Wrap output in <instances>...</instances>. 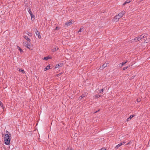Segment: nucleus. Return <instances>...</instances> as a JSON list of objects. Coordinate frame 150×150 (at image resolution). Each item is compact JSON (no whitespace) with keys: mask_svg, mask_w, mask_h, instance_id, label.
<instances>
[{"mask_svg":"<svg viewBox=\"0 0 150 150\" xmlns=\"http://www.w3.org/2000/svg\"><path fill=\"white\" fill-rule=\"evenodd\" d=\"M74 21L71 20V21L67 22L65 24L67 26H68L74 23Z\"/></svg>","mask_w":150,"mask_h":150,"instance_id":"3","label":"nucleus"},{"mask_svg":"<svg viewBox=\"0 0 150 150\" xmlns=\"http://www.w3.org/2000/svg\"><path fill=\"white\" fill-rule=\"evenodd\" d=\"M36 34L38 36V38L40 39L41 38V37L40 35V32L38 31L37 29H36L35 30Z\"/></svg>","mask_w":150,"mask_h":150,"instance_id":"6","label":"nucleus"},{"mask_svg":"<svg viewBox=\"0 0 150 150\" xmlns=\"http://www.w3.org/2000/svg\"><path fill=\"white\" fill-rule=\"evenodd\" d=\"M100 97V95H96L95 96V98H99Z\"/></svg>","mask_w":150,"mask_h":150,"instance_id":"24","label":"nucleus"},{"mask_svg":"<svg viewBox=\"0 0 150 150\" xmlns=\"http://www.w3.org/2000/svg\"><path fill=\"white\" fill-rule=\"evenodd\" d=\"M59 29V27H57L55 28V30H58V29Z\"/></svg>","mask_w":150,"mask_h":150,"instance_id":"34","label":"nucleus"},{"mask_svg":"<svg viewBox=\"0 0 150 150\" xmlns=\"http://www.w3.org/2000/svg\"><path fill=\"white\" fill-rule=\"evenodd\" d=\"M128 67H125L123 68V70H125L127 69Z\"/></svg>","mask_w":150,"mask_h":150,"instance_id":"30","label":"nucleus"},{"mask_svg":"<svg viewBox=\"0 0 150 150\" xmlns=\"http://www.w3.org/2000/svg\"><path fill=\"white\" fill-rule=\"evenodd\" d=\"M0 105L2 107V108L4 109L5 108L3 105V104L2 103L0 102Z\"/></svg>","mask_w":150,"mask_h":150,"instance_id":"21","label":"nucleus"},{"mask_svg":"<svg viewBox=\"0 0 150 150\" xmlns=\"http://www.w3.org/2000/svg\"><path fill=\"white\" fill-rule=\"evenodd\" d=\"M131 141H129V142L127 144H126V145H128V144H130L131 143Z\"/></svg>","mask_w":150,"mask_h":150,"instance_id":"31","label":"nucleus"},{"mask_svg":"<svg viewBox=\"0 0 150 150\" xmlns=\"http://www.w3.org/2000/svg\"><path fill=\"white\" fill-rule=\"evenodd\" d=\"M99 111V110H98V111H96L94 112V113H96L97 112H98V111Z\"/></svg>","mask_w":150,"mask_h":150,"instance_id":"39","label":"nucleus"},{"mask_svg":"<svg viewBox=\"0 0 150 150\" xmlns=\"http://www.w3.org/2000/svg\"><path fill=\"white\" fill-rule=\"evenodd\" d=\"M17 47L18 48V49L21 52H23V50L20 48V47H19L18 46H17Z\"/></svg>","mask_w":150,"mask_h":150,"instance_id":"22","label":"nucleus"},{"mask_svg":"<svg viewBox=\"0 0 150 150\" xmlns=\"http://www.w3.org/2000/svg\"><path fill=\"white\" fill-rule=\"evenodd\" d=\"M66 150H73V149H72L71 148H68L67 149H66Z\"/></svg>","mask_w":150,"mask_h":150,"instance_id":"33","label":"nucleus"},{"mask_svg":"<svg viewBox=\"0 0 150 150\" xmlns=\"http://www.w3.org/2000/svg\"><path fill=\"white\" fill-rule=\"evenodd\" d=\"M50 69V64L48 65L44 69V71H45Z\"/></svg>","mask_w":150,"mask_h":150,"instance_id":"13","label":"nucleus"},{"mask_svg":"<svg viewBox=\"0 0 150 150\" xmlns=\"http://www.w3.org/2000/svg\"><path fill=\"white\" fill-rule=\"evenodd\" d=\"M87 93H86L82 94L81 96L79 97V100H81L82 99V98H83V97L86 96L87 95Z\"/></svg>","mask_w":150,"mask_h":150,"instance_id":"8","label":"nucleus"},{"mask_svg":"<svg viewBox=\"0 0 150 150\" xmlns=\"http://www.w3.org/2000/svg\"><path fill=\"white\" fill-rule=\"evenodd\" d=\"M141 40V38H140L139 36L138 37H137L135 38L134 40L132 39V40H134V41H137V40L139 41Z\"/></svg>","mask_w":150,"mask_h":150,"instance_id":"10","label":"nucleus"},{"mask_svg":"<svg viewBox=\"0 0 150 150\" xmlns=\"http://www.w3.org/2000/svg\"><path fill=\"white\" fill-rule=\"evenodd\" d=\"M140 100H141L140 99H137V101L138 102L140 101Z\"/></svg>","mask_w":150,"mask_h":150,"instance_id":"35","label":"nucleus"},{"mask_svg":"<svg viewBox=\"0 0 150 150\" xmlns=\"http://www.w3.org/2000/svg\"><path fill=\"white\" fill-rule=\"evenodd\" d=\"M125 11H122L121 12H120L118 15L119 16L120 18H121L122 16H123V15L125 14Z\"/></svg>","mask_w":150,"mask_h":150,"instance_id":"7","label":"nucleus"},{"mask_svg":"<svg viewBox=\"0 0 150 150\" xmlns=\"http://www.w3.org/2000/svg\"><path fill=\"white\" fill-rule=\"evenodd\" d=\"M127 62V61H126V62H122V63H121V67L123 66V65L125 64H126Z\"/></svg>","mask_w":150,"mask_h":150,"instance_id":"26","label":"nucleus"},{"mask_svg":"<svg viewBox=\"0 0 150 150\" xmlns=\"http://www.w3.org/2000/svg\"><path fill=\"white\" fill-rule=\"evenodd\" d=\"M120 18V17L118 15H117L115 16L114 18V20L115 21L117 22Z\"/></svg>","mask_w":150,"mask_h":150,"instance_id":"5","label":"nucleus"},{"mask_svg":"<svg viewBox=\"0 0 150 150\" xmlns=\"http://www.w3.org/2000/svg\"><path fill=\"white\" fill-rule=\"evenodd\" d=\"M58 49V48L55 47L52 49V51L53 52H54L55 51H56V50H57Z\"/></svg>","mask_w":150,"mask_h":150,"instance_id":"20","label":"nucleus"},{"mask_svg":"<svg viewBox=\"0 0 150 150\" xmlns=\"http://www.w3.org/2000/svg\"><path fill=\"white\" fill-rule=\"evenodd\" d=\"M84 30H85V28H83V27L82 28H81L79 29V31L78 32V33H79V32H81V31H83Z\"/></svg>","mask_w":150,"mask_h":150,"instance_id":"16","label":"nucleus"},{"mask_svg":"<svg viewBox=\"0 0 150 150\" xmlns=\"http://www.w3.org/2000/svg\"><path fill=\"white\" fill-rule=\"evenodd\" d=\"M103 89H101L99 91V93H102L103 92Z\"/></svg>","mask_w":150,"mask_h":150,"instance_id":"28","label":"nucleus"},{"mask_svg":"<svg viewBox=\"0 0 150 150\" xmlns=\"http://www.w3.org/2000/svg\"><path fill=\"white\" fill-rule=\"evenodd\" d=\"M98 150H106V149H105L104 148H103Z\"/></svg>","mask_w":150,"mask_h":150,"instance_id":"32","label":"nucleus"},{"mask_svg":"<svg viewBox=\"0 0 150 150\" xmlns=\"http://www.w3.org/2000/svg\"><path fill=\"white\" fill-rule=\"evenodd\" d=\"M62 64H57L56 65L55 68H58L59 67H61L62 66Z\"/></svg>","mask_w":150,"mask_h":150,"instance_id":"15","label":"nucleus"},{"mask_svg":"<svg viewBox=\"0 0 150 150\" xmlns=\"http://www.w3.org/2000/svg\"><path fill=\"white\" fill-rule=\"evenodd\" d=\"M27 43H25L24 44V45L25 46V45H28V42H26Z\"/></svg>","mask_w":150,"mask_h":150,"instance_id":"29","label":"nucleus"},{"mask_svg":"<svg viewBox=\"0 0 150 150\" xmlns=\"http://www.w3.org/2000/svg\"><path fill=\"white\" fill-rule=\"evenodd\" d=\"M49 59H50V58L49 57H44L43 58V59L45 60H48Z\"/></svg>","mask_w":150,"mask_h":150,"instance_id":"19","label":"nucleus"},{"mask_svg":"<svg viewBox=\"0 0 150 150\" xmlns=\"http://www.w3.org/2000/svg\"><path fill=\"white\" fill-rule=\"evenodd\" d=\"M25 47H26L28 49H31V50L32 49V48H33L31 46H30V45H26Z\"/></svg>","mask_w":150,"mask_h":150,"instance_id":"14","label":"nucleus"},{"mask_svg":"<svg viewBox=\"0 0 150 150\" xmlns=\"http://www.w3.org/2000/svg\"><path fill=\"white\" fill-rule=\"evenodd\" d=\"M134 116V115H131L130 117H128L127 119V121L128 122V121L130 120Z\"/></svg>","mask_w":150,"mask_h":150,"instance_id":"11","label":"nucleus"},{"mask_svg":"<svg viewBox=\"0 0 150 150\" xmlns=\"http://www.w3.org/2000/svg\"><path fill=\"white\" fill-rule=\"evenodd\" d=\"M125 142H123L122 143H121L122 144V145L123 144H125Z\"/></svg>","mask_w":150,"mask_h":150,"instance_id":"37","label":"nucleus"},{"mask_svg":"<svg viewBox=\"0 0 150 150\" xmlns=\"http://www.w3.org/2000/svg\"><path fill=\"white\" fill-rule=\"evenodd\" d=\"M122 145V143H120L118 144L117 146L115 147V148L116 149H117L120 146Z\"/></svg>","mask_w":150,"mask_h":150,"instance_id":"17","label":"nucleus"},{"mask_svg":"<svg viewBox=\"0 0 150 150\" xmlns=\"http://www.w3.org/2000/svg\"><path fill=\"white\" fill-rule=\"evenodd\" d=\"M25 38L26 40L27 41H28L29 42H30V39L27 36H25Z\"/></svg>","mask_w":150,"mask_h":150,"instance_id":"18","label":"nucleus"},{"mask_svg":"<svg viewBox=\"0 0 150 150\" xmlns=\"http://www.w3.org/2000/svg\"><path fill=\"white\" fill-rule=\"evenodd\" d=\"M108 64L105 63L102 66L100 67V68L101 69H103L105 67H107Z\"/></svg>","mask_w":150,"mask_h":150,"instance_id":"9","label":"nucleus"},{"mask_svg":"<svg viewBox=\"0 0 150 150\" xmlns=\"http://www.w3.org/2000/svg\"><path fill=\"white\" fill-rule=\"evenodd\" d=\"M132 0H127L126 1H125V3L123 4V6H125L126 4H127V3H130L131 1Z\"/></svg>","mask_w":150,"mask_h":150,"instance_id":"12","label":"nucleus"},{"mask_svg":"<svg viewBox=\"0 0 150 150\" xmlns=\"http://www.w3.org/2000/svg\"><path fill=\"white\" fill-rule=\"evenodd\" d=\"M28 11L30 15H32V14H33L32 12L31 11L30 8L29 10H28Z\"/></svg>","mask_w":150,"mask_h":150,"instance_id":"23","label":"nucleus"},{"mask_svg":"<svg viewBox=\"0 0 150 150\" xmlns=\"http://www.w3.org/2000/svg\"><path fill=\"white\" fill-rule=\"evenodd\" d=\"M135 77V76H132V77H131V79H134V77Z\"/></svg>","mask_w":150,"mask_h":150,"instance_id":"38","label":"nucleus"},{"mask_svg":"<svg viewBox=\"0 0 150 150\" xmlns=\"http://www.w3.org/2000/svg\"><path fill=\"white\" fill-rule=\"evenodd\" d=\"M28 35L30 36H31L32 35L31 34H30V33H29V34H28Z\"/></svg>","mask_w":150,"mask_h":150,"instance_id":"36","label":"nucleus"},{"mask_svg":"<svg viewBox=\"0 0 150 150\" xmlns=\"http://www.w3.org/2000/svg\"><path fill=\"white\" fill-rule=\"evenodd\" d=\"M147 34H144L139 36L141 40H142L143 38H144V42L145 43H148L147 42L145 39V38H146L147 36Z\"/></svg>","mask_w":150,"mask_h":150,"instance_id":"2","label":"nucleus"},{"mask_svg":"<svg viewBox=\"0 0 150 150\" xmlns=\"http://www.w3.org/2000/svg\"><path fill=\"white\" fill-rule=\"evenodd\" d=\"M10 136L9 137L7 138V139H6L4 140L5 144L7 145H9L10 144V142L11 139V134H9Z\"/></svg>","mask_w":150,"mask_h":150,"instance_id":"1","label":"nucleus"},{"mask_svg":"<svg viewBox=\"0 0 150 150\" xmlns=\"http://www.w3.org/2000/svg\"><path fill=\"white\" fill-rule=\"evenodd\" d=\"M6 134H4V140L6 139H7V138L8 137H9V136H10V135H9V134H9V132H8V131H6Z\"/></svg>","mask_w":150,"mask_h":150,"instance_id":"4","label":"nucleus"},{"mask_svg":"<svg viewBox=\"0 0 150 150\" xmlns=\"http://www.w3.org/2000/svg\"><path fill=\"white\" fill-rule=\"evenodd\" d=\"M19 71L21 72H22L24 74L25 73V71L24 70H23L21 69H19Z\"/></svg>","mask_w":150,"mask_h":150,"instance_id":"25","label":"nucleus"},{"mask_svg":"<svg viewBox=\"0 0 150 150\" xmlns=\"http://www.w3.org/2000/svg\"><path fill=\"white\" fill-rule=\"evenodd\" d=\"M31 16V19H32V18H35V16L33 15V14H32V15H30Z\"/></svg>","mask_w":150,"mask_h":150,"instance_id":"27","label":"nucleus"}]
</instances>
